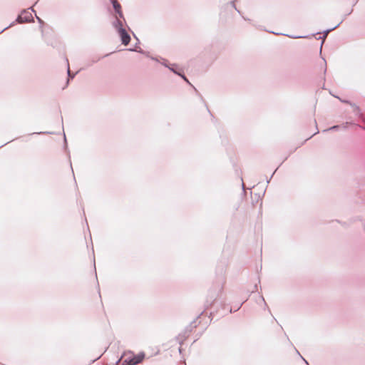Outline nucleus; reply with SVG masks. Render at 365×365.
Masks as SVG:
<instances>
[{
	"label": "nucleus",
	"instance_id": "obj_5",
	"mask_svg": "<svg viewBox=\"0 0 365 365\" xmlns=\"http://www.w3.org/2000/svg\"><path fill=\"white\" fill-rule=\"evenodd\" d=\"M171 69H172L175 73H178L179 76H181V77H182V78L185 81H187V83H189L188 80L187 79V78H186L184 75L181 74V73H179V72L175 71L173 68H172Z\"/></svg>",
	"mask_w": 365,
	"mask_h": 365
},
{
	"label": "nucleus",
	"instance_id": "obj_2",
	"mask_svg": "<svg viewBox=\"0 0 365 365\" xmlns=\"http://www.w3.org/2000/svg\"><path fill=\"white\" fill-rule=\"evenodd\" d=\"M118 32L121 38L122 43L124 45L128 44L130 40V37L127 31L123 29H120Z\"/></svg>",
	"mask_w": 365,
	"mask_h": 365
},
{
	"label": "nucleus",
	"instance_id": "obj_4",
	"mask_svg": "<svg viewBox=\"0 0 365 365\" xmlns=\"http://www.w3.org/2000/svg\"><path fill=\"white\" fill-rule=\"evenodd\" d=\"M327 33L324 34H319V38L322 39V45L324 43V40H325V38H326V37H327Z\"/></svg>",
	"mask_w": 365,
	"mask_h": 365
},
{
	"label": "nucleus",
	"instance_id": "obj_6",
	"mask_svg": "<svg viewBox=\"0 0 365 365\" xmlns=\"http://www.w3.org/2000/svg\"><path fill=\"white\" fill-rule=\"evenodd\" d=\"M322 47H320V53L322 52Z\"/></svg>",
	"mask_w": 365,
	"mask_h": 365
},
{
	"label": "nucleus",
	"instance_id": "obj_3",
	"mask_svg": "<svg viewBox=\"0 0 365 365\" xmlns=\"http://www.w3.org/2000/svg\"><path fill=\"white\" fill-rule=\"evenodd\" d=\"M112 4L115 12L118 14L119 17H123V13L121 10V6L117 0H113Z\"/></svg>",
	"mask_w": 365,
	"mask_h": 365
},
{
	"label": "nucleus",
	"instance_id": "obj_1",
	"mask_svg": "<svg viewBox=\"0 0 365 365\" xmlns=\"http://www.w3.org/2000/svg\"><path fill=\"white\" fill-rule=\"evenodd\" d=\"M122 358L123 359V365H135L143 361V355H134L133 353L128 352L124 354Z\"/></svg>",
	"mask_w": 365,
	"mask_h": 365
}]
</instances>
